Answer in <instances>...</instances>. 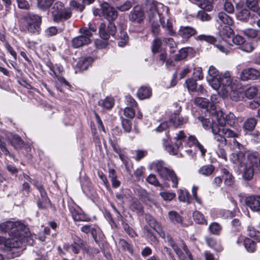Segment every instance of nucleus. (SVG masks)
Listing matches in <instances>:
<instances>
[{
  "label": "nucleus",
  "mask_w": 260,
  "mask_h": 260,
  "mask_svg": "<svg viewBox=\"0 0 260 260\" xmlns=\"http://www.w3.org/2000/svg\"><path fill=\"white\" fill-rule=\"evenodd\" d=\"M151 10L155 11L158 15H160L161 10L164 9L165 7L162 4L156 1H153L151 3Z\"/></svg>",
  "instance_id": "a19ab883"
},
{
  "label": "nucleus",
  "mask_w": 260,
  "mask_h": 260,
  "mask_svg": "<svg viewBox=\"0 0 260 260\" xmlns=\"http://www.w3.org/2000/svg\"><path fill=\"white\" fill-rule=\"evenodd\" d=\"M144 231L146 236L149 239L151 242H156L157 241L156 237L154 235L152 231L148 226H144Z\"/></svg>",
  "instance_id": "8fccbe9b"
},
{
  "label": "nucleus",
  "mask_w": 260,
  "mask_h": 260,
  "mask_svg": "<svg viewBox=\"0 0 260 260\" xmlns=\"http://www.w3.org/2000/svg\"><path fill=\"white\" fill-rule=\"evenodd\" d=\"M197 17L201 21H209L211 17L205 11L201 10L198 12Z\"/></svg>",
  "instance_id": "5fc2aeb1"
},
{
  "label": "nucleus",
  "mask_w": 260,
  "mask_h": 260,
  "mask_svg": "<svg viewBox=\"0 0 260 260\" xmlns=\"http://www.w3.org/2000/svg\"><path fill=\"white\" fill-rule=\"evenodd\" d=\"M225 146L221 145L219 143V144L218 145V149L216 151V153L217 155L219 156V157L222 158V159L224 160H226V153L225 149L224 148V147Z\"/></svg>",
  "instance_id": "864d4df0"
},
{
  "label": "nucleus",
  "mask_w": 260,
  "mask_h": 260,
  "mask_svg": "<svg viewBox=\"0 0 260 260\" xmlns=\"http://www.w3.org/2000/svg\"><path fill=\"white\" fill-rule=\"evenodd\" d=\"M245 203L252 210L260 211V196H252L248 197L245 199Z\"/></svg>",
  "instance_id": "f3484780"
},
{
  "label": "nucleus",
  "mask_w": 260,
  "mask_h": 260,
  "mask_svg": "<svg viewBox=\"0 0 260 260\" xmlns=\"http://www.w3.org/2000/svg\"><path fill=\"white\" fill-rule=\"evenodd\" d=\"M147 181L154 186H161V185L159 183L157 179L156 176L153 174H150L146 179Z\"/></svg>",
  "instance_id": "bf43d9fd"
},
{
  "label": "nucleus",
  "mask_w": 260,
  "mask_h": 260,
  "mask_svg": "<svg viewBox=\"0 0 260 260\" xmlns=\"http://www.w3.org/2000/svg\"><path fill=\"white\" fill-rule=\"evenodd\" d=\"M114 104V100L112 98L107 97L104 100H100L99 105L107 109H110Z\"/></svg>",
  "instance_id": "bb28decb"
},
{
  "label": "nucleus",
  "mask_w": 260,
  "mask_h": 260,
  "mask_svg": "<svg viewBox=\"0 0 260 260\" xmlns=\"http://www.w3.org/2000/svg\"><path fill=\"white\" fill-rule=\"evenodd\" d=\"M194 103L197 106L203 108H207L209 104L208 100L202 98H196L194 100Z\"/></svg>",
  "instance_id": "c03bdc74"
},
{
  "label": "nucleus",
  "mask_w": 260,
  "mask_h": 260,
  "mask_svg": "<svg viewBox=\"0 0 260 260\" xmlns=\"http://www.w3.org/2000/svg\"><path fill=\"white\" fill-rule=\"evenodd\" d=\"M224 10L228 13L232 14L234 12V7L231 2L224 0Z\"/></svg>",
  "instance_id": "680f3d73"
},
{
  "label": "nucleus",
  "mask_w": 260,
  "mask_h": 260,
  "mask_svg": "<svg viewBox=\"0 0 260 260\" xmlns=\"http://www.w3.org/2000/svg\"><path fill=\"white\" fill-rule=\"evenodd\" d=\"M54 0H37V6L43 10H48L54 3Z\"/></svg>",
  "instance_id": "7c9ffc66"
},
{
  "label": "nucleus",
  "mask_w": 260,
  "mask_h": 260,
  "mask_svg": "<svg viewBox=\"0 0 260 260\" xmlns=\"http://www.w3.org/2000/svg\"><path fill=\"white\" fill-rule=\"evenodd\" d=\"M161 46V41L159 39L156 38L153 41L152 46V51L153 53H156L158 52L159 48Z\"/></svg>",
  "instance_id": "e2e57ef3"
},
{
  "label": "nucleus",
  "mask_w": 260,
  "mask_h": 260,
  "mask_svg": "<svg viewBox=\"0 0 260 260\" xmlns=\"http://www.w3.org/2000/svg\"><path fill=\"white\" fill-rule=\"evenodd\" d=\"M163 41L169 46L170 53H174L176 51L177 45L172 38H164Z\"/></svg>",
  "instance_id": "37998d69"
},
{
  "label": "nucleus",
  "mask_w": 260,
  "mask_h": 260,
  "mask_svg": "<svg viewBox=\"0 0 260 260\" xmlns=\"http://www.w3.org/2000/svg\"><path fill=\"white\" fill-rule=\"evenodd\" d=\"M179 200L180 201L186 202L190 203V197L188 192L186 190H180L178 196Z\"/></svg>",
  "instance_id": "de8ad7c7"
},
{
  "label": "nucleus",
  "mask_w": 260,
  "mask_h": 260,
  "mask_svg": "<svg viewBox=\"0 0 260 260\" xmlns=\"http://www.w3.org/2000/svg\"><path fill=\"white\" fill-rule=\"evenodd\" d=\"M198 39L201 41H205L210 44H214L216 42V40L212 36L201 35L198 36Z\"/></svg>",
  "instance_id": "09e8293b"
},
{
  "label": "nucleus",
  "mask_w": 260,
  "mask_h": 260,
  "mask_svg": "<svg viewBox=\"0 0 260 260\" xmlns=\"http://www.w3.org/2000/svg\"><path fill=\"white\" fill-rule=\"evenodd\" d=\"M34 184L40 193L41 197L39 198L38 201V205L39 208L42 209L47 208L50 205V201L47 196L43 185L37 181L34 182Z\"/></svg>",
  "instance_id": "f8f14e48"
},
{
  "label": "nucleus",
  "mask_w": 260,
  "mask_h": 260,
  "mask_svg": "<svg viewBox=\"0 0 260 260\" xmlns=\"http://www.w3.org/2000/svg\"><path fill=\"white\" fill-rule=\"evenodd\" d=\"M221 229V226L217 222H213L209 226L210 232L214 235H219Z\"/></svg>",
  "instance_id": "49530a36"
},
{
  "label": "nucleus",
  "mask_w": 260,
  "mask_h": 260,
  "mask_svg": "<svg viewBox=\"0 0 260 260\" xmlns=\"http://www.w3.org/2000/svg\"><path fill=\"white\" fill-rule=\"evenodd\" d=\"M220 86L229 87L232 83L231 77L229 73L220 74Z\"/></svg>",
  "instance_id": "a878e982"
},
{
  "label": "nucleus",
  "mask_w": 260,
  "mask_h": 260,
  "mask_svg": "<svg viewBox=\"0 0 260 260\" xmlns=\"http://www.w3.org/2000/svg\"><path fill=\"white\" fill-rule=\"evenodd\" d=\"M259 0H246L247 6L252 11L257 10V6H258Z\"/></svg>",
  "instance_id": "69168bd1"
},
{
  "label": "nucleus",
  "mask_w": 260,
  "mask_h": 260,
  "mask_svg": "<svg viewBox=\"0 0 260 260\" xmlns=\"http://www.w3.org/2000/svg\"><path fill=\"white\" fill-rule=\"evenodd\" d=\"M93 60V58L90 56L82 58L78 62V68L82 71L86 70L91 66Z\"/></svg>",
  "instance_id": "aec40b11"
},
{
  "label": "nucleus",
  "mask_w": 260,
  "mask_h": 260,
  "mask_svg": "<svg viewBox=\"0 0 260 260\" xmlns=\"http://www.w3.org/2000/svg\"><path fill=\"white\" fill-rule=\"evenodd\" d=\"M188 55V52L186 49H181L179 50V53L176 54L175 60L176 61H180L185 59Z\"/></svg>",
  "instance_id": "13d9d810"
},
{
  "label": "nucleus",
  "mask_w": 260,
  "mask_h": 260,
  "mask_svg": "<svg viewBox=\"0 0 260 260\" xmlns=\"http://www.w3.org/2000/svg\"><path fill=\"white\" fill-rule=\"evenodd\" d=\"M159 195L165 201H171L175 197V193L169 192H160Z\"/></svg>",
  "instance_id": "774afa93"
},
{
  "label": "nucleus",
  "mask_w": 260,
  "mask_h": 260,
  "mask_svg": "<svg viewBox=\"0 0 260 260\" xmlns=\"http://www.w3.org/2000/svg\"><path fill=\"white\" fill-rule=\"evenodd\" d=\"M9 142L11 145L14 147L15 149H19L24 145V142L20 137L18 135H15L9 139Z\"/></svg>",
  "instance_id": "4be33fe9"
},
{
  "label": "nucleus",
  "mask_w": 260,
  "mask_h": 260,
  "mask_svg": "<svg viewBox=\"0 0 260 260\" xmlns=\"http://www.w3.org/2000/svg\"><path fill=\"white\" fill-rule=\"evenodd\" d=\"M120 34L119 41L118 42V45L120 47H124L128 42V37L126 32L124 31H121Z\"/></svg>",
  "instance_id": "4c0bfd02"
},
{
  "label": "nucleus",
  "mask_w": 260,
  "mask_h": 260,
  "mask_svg": "<svg viewBox=\"0 0 260 260\" xmlns=\"http://www.w3.org/2000/svg\"><path fill=\"white\" fill-rule=\"evenodd\" d=\"M128 18L130 21L140 24L145 18L144 11L139 6H135L128 14Z\"/></svg>",
  "instance_id": "4468645a"
},
{
  "label": "nucleus",
  "mask_w": 260,
  "mask_h": 260,
  "mask_svg": "<svg viewBox=\"0 0 260 260\" xmlns=\"http://www.w3.org/2000/svg\"><path fill=\"white\" fill-rule=\"evenodd\" d=\"M211 108L212 109L213 111L211 112V114L215 118L217 121V124L221 127L224 126L226 124L232 125L235 123V115L232 113L226 115L224 117L223 115V113L221 111H217L215 110V106L212 105Z\"/></svg>",
  "instance_id": "6e6552de"
},
{
  "label": "nucleus",
  "mask_w": 260,
  "mask_h": 260,
  "mask_svg": "<svg viewBox=\"0 0 260 260\" xmlns=\"http://www.w3.org/2000/svg\"><path fill=\"white\" fill-rule=\"evenodd\" d=\"M131 208L133 211L137 213H140L143 211V208L141 203L137 199L132 200L131 204Z\"/></svg>",
  "instance_id": "ea45409f"
},
{
  "label": "nucleus",
  "mask_w": 260,
  "mask_h": 260,
  "mask_svg": "<svg viewBox=\"0 0 260 260\" xmlns=\"http://www.w3.org/2000/svg\"><path fill=\"white\" fill-rule=\"evenodd\" d=\"M134 4L133 1L126 0L122 4L117 6L116 9L122 12L128 11L132 8Z\"/></svg>",
  "instance_id": "2f4dec72"
},
{
  "label": "nucleus",
  "mask_w": 260,
  "mask_h": 260,
  "mask_svg": "<svg viewBox=\"0 0 260 260\" xmlns=\"http://www.w3.org/2000/svg\"><path fill=\"white\" fill-rule=\"evenodd\" d=\"M244 245L248 251L253 252L255 251L256 248V243L253 240L249 238H245L244 241Z\"/></svg>",
  "instance_id": "f704fd0d"
},
{
  "label": "nucleus",
  "mask_w": 260,
  "mask_h": 260,
  "mask_svg": "<svg viewBox=\"0 0 260 260\" xmlns=\"http://www.w3.org/2000/svg\"><path fill=\"white\" fill-rule=\"evenodd\" d=\"M3 138L2 136L0 135V149L1 151L5 154V155H9V156L13 158L14 159H15V155L13 154H11L8 149L6 147L5 143L3 141Z\"/></svg>",
  "instance_id": "a18cd8bd"
},
{
  "label": "nucleus",
  "mask_w": 260,
  "mask_h": 260,
  "mask_svg": "<svg viewBox=\"0 0 260 260\" xmlns=\"http://www.w3.org/2000/svg\"><path fill=\"white\" fill-rule=\"evenodd\" d=\"M137 95L141 100L149 98L151 96V90L147 86H142L138 91Z\"/></svg>",
  "instance_id": "412c9836"
},
{
  "label": "nucleus",
  "mask_w": 260,
  "mask_h": 260,
  "mask_svg": "<svg viewBox=\"0 0 260 260\" xmlns=\"http://www.w3.org/2000/svg\"><path fill=\"white\" fill-rule=\"evenodd\" d=\"M193 217L194 221L199 224H207V220H206L204 215L198 211H195L193 213Z\"/></svg>",
  "instance_id": "e433bc0d"
},
{
  "label": "nucleus",
  "mask_w": 260,
  "mask_h": 260,
  "mask_svg": "<svg viewBox=\"0 0 260 260\" xmlns=\"http://www.w3.org/2000/svg\"><path fill=\"white\" fill-rule=\"evenodd\" d=\"M221 172L224 177V182L229 186L232 185L234 182V178L233 175L225 169H222Z\"/></svg>",
  "instance_id": "c85d7f7f"
},
{
  "label": "nucleus",
  "mask_w": 260,
  "mask_h": 260,
  "mask_svg": "<svg viewBox=\"0 0 260 260\" xmlns=\"http://www.w3.org/2000/svg\"><path fill=\"white\" fill-rule=\"evenodd\" d=\"M188 90L191 91H195L197 88V83L196 80L192 79H188L185 82Z\"/></svg>",
  "instance_id": "6e6d98bb"
},
{
  "label": "nucleus",
  "mask_w": 260,
  "mask_h": 260,
  "mask_svg": "<svg viewBox=\"0 0 260 260\" xmlns=\"http://www.w3.org/2000/svg\"><path fill=\"white\" fill-rule=\"evenodd\" d=\"M207 80L211 86L215 90H218L220 87V76L216 77L207 76Z\"/></svg>",
  "instance_id": "393cba45"
},
{
  "label": "nucleus",
  "mask_w": 260,
  "mask_h": 260,
  "mask_svg": "<svg viewBox=\"0 0 260 260\" xmlns=\"http://www.w3.org/2000/svg\"><path fill=\"white\" fill-rule=\"evenodd\" d=\"M211 132L214 135V139L221 145L226 146V138L237 137L238 135L234 131L218 125L215 123L211 125Z\"/></svg>",
  "instance_id": "20e7f679"
},
{
  "label": "nucleus",
  "mask_w": 260,
  "mask_h": 260,
  "mask_svg": "<svg viewBox=\"0 0 260 260\" xmlns=\"http://www.w3.org/2000/svg\"><path fill=\"white\" fill-rule=\"evenodd\" d=\"M116 32V26L113 21H109L108 26L101 23L99 26V33L103 40H108L110 35L114 36Z\"/></svg>",
  "instance_id": "ddd939ff"
},
{
  "label": "nucleus",
  "mask_w": 260,
  "mask_h": 260,
  "mask_svg": "<svg viewBox=\"0 0 260 260\" xmlns=\"http://www.w3.org/2000/svg\"><path fill=\"white\" fill-rule=\"evenodd\" d=\"M0 230L4 232L8 233L12 237L10 240L11 247L20 248L23 244L28 243L32 245L33 240L30 237L27 228L19 222L7 221L0 224Z\"/></svg>",
  "instance_id": "f257e3e1"
},
{
  "label": "nucleus",
  "mask_w": 260,
  "mask_h": 260,
  "mask_svg": "<svg viewBox=\"0 0 260 260\" xmlns=\"http://www.w3.org/2000/svg\"><path fill=\"white\" fill-rule=\"evenodd\" d=\"M145 202L147 204H149L150 205H153L155 207H158V203L156 200L154 199L153 196L150 193H148L146 194L145 197Z\"/></svg>",
  "instance_id": "052dcab7"
},
{
  "label": "nucleus",
  "mask_w": 260,
  "mask_h": 260,
  "mask_svg": "<svg viewBox=\"0 0 260 260\" xmlns=\"http://www.w3.org/2000/svg\"><path fill=\"white\" fill-rule=\"evenodd\" d=\"M123 228L125 232L131 237H134L137 236L136 232L134 230L131 228L129 225L126 223H123Z\"/></svg>",
  "instance_id": "338daca9"
},
{
  "label": "nucleus",
  "mask_w": 260,
  "mask_h": 260,
  "mask_svg": "<svg viewBox=\"0 0 260 260\" xmlns=\"http://www.w3.org/2000/svg\"><path fill=\"white\" fill-rule=\"evenodd\" d=\"M247 234L249 236L252 238H255L257 242H260L259 232L256 230L255 228L252 225H249L247 228Z\"/></svg>",
  "instance_id": "72a5a7b5"
},
{
  "label": "nucleus",
  "mask_w": 260,
  "mask_h": 260,
  "mask_svg": "<svg viewBox=\"0 0 260 260\" xmlns=\"http://www.w3.org/2000/svg\"><path fill=\"white\" fill-rule=\"evenodd\" d=\"M234 147L235 149V152L233 153L232 157H231V159L234 162H236L238 161V160L236 159V155H235V154L239 153V152H242L245 154L246 155V153L244 152L243 151L244 147L242 144H241L239 142H238L237 141L234 140ZM247 155H245L246 157Z\"/></svg>",
  "instance_id": "b1692460"
},
{
  "label": "nucleus",
  "mask_w": 260,
  "mask_h": 260,
  "mask_svg": "<svg viewBox=\"0 0 260 260\" xmlns=\"http://www.w3.org/2000/svg\"><path fill=\"white\" fill-rule=\"evenodd\" d=\"M122 127L126 133H129L132 129V122L127 119H122L121 122Z\"/></svg>",
  "instance_id": "3c124183"
},
{
  "label": "nucleus",
  "mask_w": 260,
  "mask_h": 260,
  "mask_svg": "<svg viewBox=\"0 0 260 260\" xmlns=\"http://www.w3.org/2000/svg\"><path fill=\"white\" fill-rule=\"evenodd\" d=\"M169 217L170 220L175 223H181L182 222V218L181 216L176 211H172L169 212Z\"/></svg>",
  "instance_id": "79ce46f5"
},
{
  "label": "nucleus",
  "mask_w": 260,
  "mask_h": 260,
  "mask_svg": "<svg viewBox=\"0 0 260 260\" xmlns=\"http://www.w3.org/2000/svg\"><path fill=\"white\" fill-rule=\"evenodd\" d=\"M80 32L81 35L74 38L72 41V46L75 48H79L90 43L92 33L90 30L87 28H82L80 29Z\"/></svg>",
  "instance_id": "9d476101"
},
{
  "label": "nucleus",
  "mask_w": 260,
  "mask_h": 260,
  "mask_svg": "<svg viewBox=\"0 0 260 260\" xmlns=\"http://www.w3.org/2000/svg\"><path fill=\"white\" fill-rule=\"evenodd\" d=\"M181 107H179L174 114L171 115L170 118V121L175 127L180 126L186 122L185 119L179 115V112L181 111Z\"/></svg>",
  "instance_id": "a211bd4d"
},
{
  "label": "nucleus",
  "mask_w": 260,
  "mask_h": 260,
  "mask_svg": "<svg viewBox=\"0 0 260 260\" xmlns=\"http://www.w3.org/2000/svg\"><path fill=\"white\" fill-rule=\"evenodd\" d=\"M214 169L215 168L213 165H205L200 169L199 172L202 175L208 176L213 172Z\"/></svg>",
  "instance_id": "c9c22d12"
},
{
  "label": "nucleus",
  "mask_w": 260,
  "mask_h": 260,
  "mask_svg": "<svg viewBox=\"0 0 260 260\" xmlns=\"http://www.w3.org/2000/svg\"><path fill=\"white\" fill-rule=\"evenodd\" d=\"M166 241L173 248L180 260H193L192 255L183 240H181L178 243L174 241L172 237L168 235Z\"/></svg>",
  "instance_id": "39448f33"
},
{
  "label": "nucleus",
  "mask_w": 260,
  "mask_h": 260,
  "mask_svg": "<svg viewBox=\"0 0 260 260\" xmlns=\"http://www.w3.org/2000/svg\"><path fill=\"white\" fill-rule=\"evenodd\" d=\"M236 159L238 161L236 163H239L241 168H243V178L247 180H251L254 175V172L255 170L259 168L257 158L254 154L248 153L246 157L244 153L239 152L235 154Z\"/></svg>",
  "instance_id": "f03ea898"
},
{
  "label": "nucleus",
  "mask_w": 260,
  "mask_h": 260,
  "mask_svg": "<svg viewBox=\"0 0 260 260\" xmlns=\"http://www.w3.org/2000/svg\"><path fill=\"white\" fill-rule=\"evenodd\" d=\"M250 17V12L246 9H242L238 14L237 18L243 22L247 21Z\"/></svg>",
  "instance_id": "58836bf2"
},
{
  "label": "nucleus",
  "mask_w": 260,
  "mask_h": 260,
  "mask_svg": "<svg viewBox=\"0 0 260 260\" xmlns=\"http://www.w3.org/2000/svg\"><path fill=\"white\" fill-rule=\"evenodd\" d=\"M243 34L250 38H254L258 35V30L253 28H247L243 30Z\"/></svg>",
  "instance_id": "4d7b16f0"
},
{
  "label": "nucleus",
  "mask_w": 260,
  "mask_h": 260,
  "mask_svg": "<svg viewBox=\"0 0 260 260\" xmlns=\"http://www.w3.org/2000/svg\"><path fill=\"white\" fill-rule=\"evenodd\" d=\"M70 212L75 221H89L90 217L83 213L81 209L77 206H70Z\"/></svg>",
  "instance_id": "dca6fc26"
},
{
  "label": "nucleus",
  "mask_w": 260,
  "mask_h": 260,
  "mask_svg": "<svg viewBox=\"0 0 260 260\" xmlns=\"http://www.w3.org/2000/svg\"><path fill=\"white\" fill-rule=\"evenodd\" d=\"M218 18L217 21L219 20L220 23H222L224 25L231 26L234 23L233 19L224 12L219 13Z\"/></svg>",
  "instance_id": "5701e85b"
},
{
  "label": "nucleus",
  "mask_w": 260,
  "mask_h": 260,
  "mask_svg": "<svg viewBox=\"0 0 260 260\" xmlns=\"http://www.w3.org/2000/svg\"><path fill=\"white\" fill-rule=\"evenodd\" d=\"M161 23L164 28H167L170 35L172 36L174 35L175 32L173 30L172 24L171 22L167 20V22H165V21L162 22L161 21Z\"/></svg>",
  "instance_id": "0e129e2a"
},
{
  "label": "nucleus",
  "mask_w": 260,
  "mask_h": 260,
  "mask_svg": "<svg viewBox=\"0 0 260 260\" xmlns=\"http://www.w3.org/2000/svg\"><path fill=\"white\" fill-rule=\"evenodd\" d=\"M240 47L242 50L246 52H251L254 48L251 43L247 42L245 41H244V43H243Z\"/></svg>",
  "instance_id": "603ef678"
},
{
  "label": "nucleus",
  "mask_w": 260,
  "mask_h": 260,
  "mask_svg": "<svg viewBox=\"0 0 260 260\" xmlns=\"http://www.w3.org/2000/svg\"><path fill=\"white\" fill-rule=\"evenodd\" d=\"M26 21L27 30L32 34L39 33L42 22L41 17L37 15H30L23 17Z\"/></svg>",
  "instance_id": "1a4fd4ad"
},
{
  "label": "nucleus",
  "mask_w": 260,
  "mask_h": 260,
  "mask_svg": "<svg viewBox=\"0 0 260 260\" xmlns=\"http://www.w3.org/2000/svg\"><path fill=\"white\" fill-rule=\"evenodd\" d=\"M260 76V72L253 68L243 69L240 74V79L243 81L254 80Z\"/></svg>",
  "instance_id": "2eb2a0df"
},
{
  "label": "nucleus",
  "mask_w": 260,
  "mask_h": 260,
  "mask_svg": "<svg viewBox=\"0 0 260 260\" xmlns=\"http://www.w3.org/2000/svg\"><path fill=\"white\" fill-rule=\"evenodd\" d=\"M149 224L151 226H153V229L159 234V235L163 239H165L166 234L165 232L162 230V228L160 227L157 223L156 222L155 220L152 218L151 220H150Z\"/></svg>",
  "instance_id": "473e14b6"
},
{
  "label": "nucleus",
  "mask_w": 260,
  "mask_h": 260,
  "mask_svg": "<svg viewBox=\"0 0 260 260\" xmlns=\"http://www.w3.org/2000/svg\"><path fill=\"white\" fill-rule=\"evenodd\" d=\"M233 33V30L229 25H220L219 28L218 34L222 41L219 44H216V47L222 52L228 53L229 51L226 39L230 38Z\"/></svg>",
  "instance_id": "0eeeda50"
},
{
  "label": "nucleus",
  "mask_w": 260,
  "mask_h": 260,
  "mask_svg": "<svg viewBox=\"0 0 260 260\" xmlns=\"http://www.w3.org/2000/svg\"><path fill=\"white\" fill-rule=\"evenodd\" d=\"M51 14L54 21L59 22L69 19L72 15V11L70 8H65L62 3L58 2L53 6Z\"/></svg>",
  "instance_id": "423d86ee"
},
{
  "label": "nucleus",
  "mask_w": 260,
  "mask_h": 260,
  "mask_svg": "<svg viewBox=\"0 0 260 260\" xmlns=\"http://www.w3.org/2000/svg\"><path fill=\"white\" fill-rule=\"evenodd\" d=\"M100 6L102 16L108 21H114L117 18L118 13L116 8L106 2L101 4Z\"/></svg>",
  "instance_id": "9b49d317"
},
{
  "label": "nucleus",
  "mask_w": 260,
  "mask_h": 260,
  "mask_svg": "<svg viewBox=\"0 0 260 260\" xmlns=\"http://www.w3.org/2000/svg\"><path fill=\"white\" fill-rule=\"evenodd\" d=\"M179 32V35L184 39H188L197 32L195 28L188 26H181Z\"/></svg>",
  "instance_id": "6ab92c4d"
},
{
  "label": "nucleus",
  "mask_w": 260,
  "mask_h": 260,
  "mask_svg": "<svg viewBox=\"0 0 260 260\" xmlns=\"http://www.w3.org/2000/svg\"><path fill=\"white\" fill-rule=\"evenodd\" d=\"M153 165L159 176L164 180H170L172 183L173 187H177L178 184L179 178L174 171L168 168L167 164L162 160H158L154 162Z\"/></svg>",
  "instance_id": "7ed1b4c3"
},
{
  "label": "nucleus",
  "mask_w": 260,
  "mask_h": 260,
  "mask_svg": "<svg viewBox=\"0 0 260 260\" xmlns=\"http://www.w3.org/2000/svg\"><path fill=\"white\" fill-rule=\"evenodd\" d=\"M258 89L256 86H253L247 88L244 91V95L249 99L254 98L257 94Z\"/></svg>",
  "instance_id": "c756f323"
},
{
  "label": "nucleus",
  "mask_w": 260,
  "mask_h": 260,
  "mask_svg": "<svg viewBox=\"0 0 260 260\" xmlns=\"http://www.w3.org/2000/svg\"><path fill=\"white\" fill-rule=\"evenodd\" d=\"M256 123V119L253 117H250L245 121L243 127L246 130L252 131L255 128Z\"/></svg>",
  "instance_id": "cd10ccee"
}]
</instances>
